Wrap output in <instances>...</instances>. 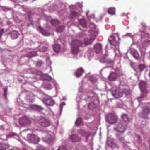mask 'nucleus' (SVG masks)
Returning <instances> with one entry per match:
<instances>
[{"label": "nucleus", "instance_id": "obj_49", "mask_svg": "<svg viewBox=\"0 0 150 150\" xmlns=\"http://www.w3.org/2000/svg\"><path fill=\"white\" fill-rule=\"evenodd\" d=\"M57 150H67L66 148L64 146H59Z\"/></svg>", "mask_w": 150, "mask_h": 150}, {"label": "nucleus", "instance_id": "obj_14", "mask_svg": "<svg viewBox=\"0 0 150 150\" xmlns=\"http://www.w3.org/2000/svg\"><path fill=\"white\" fill-rule=\"evenodd\" d=\"M42 101L46 106H52L54 104V100L48 96L44 98Z\"/></svg>", "mask_w": 150, "mask_h": 150}, {"label": "nucleus", "instance_id": "obj_28", "mask_svg": "<svg viewBox=\"0 0 150 150\" xmlns=\"http://www.w3.org/2000/svg\"><path fill=\"white\" fill-rule=\"evenodd\" d=\"M37 30L40 33H41L43 35L45 36H48L49 34L48 33H45L43 31V29L40 26L37 28Z\"/></svg>", "mask_w": 150, "mask_h": 150}, {"label": "nucleus", "instance_id": "obj_55", "mask_svg": "<svg viewBox=\"0 0 150 150\" xmlns=\"http://www.w3.org/2000/svg\"><path fill=\"white\" fill-rule=\"evenodd\" d=\"M4 32V30L3 29H0V38L1 37Z\"/></svg>", "mask_w": 150, "mask_h": 150}, {"label": "nucleus", "instance_id": "obj_24", "mask_svg": "<svg viewBox=\"0 0 150 150\" xmlns=\"http://www.w3.org/2000/svg\"><path fill=\"white\" fill-rule=\"evenodd\" d=\"M106 144L112 148L115 147V144L114 143L113 139L110 138H107Z\"/></svg>", "mask_w": 150, "mask_h": 150}, {"label": "nucleus", "instance_id": "obj_32", "mask_svg": "<svg viewBox=\"0 0 150 150\" xmlns=\"http://www.w3.org/2000/svg\"><path fill=\"white\" fill-rule=\"evenodd\" d=\"M75 123L76 126L82 125L83 124V121L81 118H78Z\"/></svg>", "mask_w": 150, "mask_h": 150}, {"label": "nucleus", "instance_id": "obj_41", "mask_svg": "<svg viewBox=\"0 0 150 150\" xmlns=\"http://www.w3.org/2000/svg\"><path fill=\"white\" fill-rule=\"evenodd\" d=\"M64 27L63 26H60L57 27L56 28V31L57 32H62L64 30Z\"/></svg>", "mask_w": 150, "mask_h": 150}, {"label": "nucleus", "instance_id": "obj_1", "mask_svg": "<svg viewBox=\"0 0 150 150\" xmlns=\"http://www.w3.org/2000/svg\"><path fill=\"white\" fill-rule=\"evenodd\" d=\"M89 28L90 30L88 32L90 33L89 35L87 36L86 33H80L79 35V37L85 38L83 43L86 45L91 44L98 34V29L96 28V25L93 23H90Z\"/></svg>", "mask_w": 150, "mask_h": 150}, {"label": "nucleus", "instance_id": "obj_9", "mask_svg": "<svg viewBox=\"0 0 150 150\" xmlns=\"http://www.w3.org/2000/svg\"><path fill=\"white\" fill-rule=\"evenodd\" d=\"M19 123L22 126H28L31 123L30 120L26 116H23L19 119Z\"/></svg>", "mask_w": 150, "mask_h": 150}, {"label": "nucleus", "instance_id": "obj_6", "mask_svg": "<svg viewBox=\"0 0 150 150\" xmlns=\"http://www.w3.org/2000/svg\"><path fill=\"white\" fill-rule=\"evenodd\" d=\"M36 121L41 126L43 127L48 126L50 124V121L48 119L42 117H38Z\"/></svg>", "mask_w": 150, "mask_h": 150}, {"label": "nucleus", "instance_id": "obj_29", "mask_svg": "<svg viewBox=\"0 0 150 150\" xmlns=\"http://www.w3.org/2000/svg\"><path fill=\"white\" fill-rule=\"evenodd\" d=\"M18 31L16 30L13 31L11 33V37L12 39H16L18 37Z\"/></svg>", "mask_w": 150, "mask_h": 150}, {"label": "nucleus", "instance_id": "obj_35", "mask_svg": "<svg viewBox=\"0 0 150 150\" xmlns=\"http://www.w3.org/2000/svg\"><path fill=\"white\" fill-rule=\"evenodd\" d=\"M53 48L55 52H58L59 51L60 49V46L59 44H56L54 46Z\"/></svg>", "mask_w": 150, "mask_h": 150}, {"label": "nucleus", "instance_id": "obj_43", "mask_svg": "<svg viewBox=\"0 0 150 150\" xmlns=\"http://www.w3.org/2000/svg\"><path fill=\"white\" fill-rule=\"evenodd\" d=\"M135 36V35H132V34L131 33H127L125 35H124V36H129L130 37L132 40L133 41L134 40V38Z\"/></svg>", "mask_w": 150, "mask_h": 150}, {"label": "nucleus", "instance_id": "obj_52", "mask_svg": "<svg viewBox=\"0 0 150 150\" xmlns=\"http://www.w3.org/2000/svg\"><path fill=\"white\" fill-rule=\"evenodd\" d=\"M47 47H43L41 49H40L39 50L42 52H44L46 50Z\"/></svg>", "mask_w": 150, "mask_h": 150}, {"label": "nucleus", "instance_id": "obj_59", "mask_svg": "<svg viewBox=\"0 0 150 150\" xmlns=\"http://www.w3.org/2000/svg\"><path fill=\"white\" fill-rule=\"evenodd\" d=\"M13 135L16 136V137L15 138L16 139H18L19 138L18 136H17L16 134H14Z\"/></svg>", "mask_w": 150, "mask_h": 150}, {"label": "nucleus", "instance_id": "obj_22", "mask_svg": "<svg viewBox=\"0 0 150 150\" xmlns=\"http://www.w3.org/2000/svg\"><path fill=\"white\" fill-rule=\"evenodd\" d=\"M102 45L100 44H96L94 46V49L96 53L101 52L102 51Z\"/></svg>", "mask_w": 150, "mask_h": 150}, {"label": "nucleus", "instance_id": "obj_51", "mask_svg": "<svg viewBox=\"0 0 150 150\" xmlns=\"http://www.w3.org/2000/svg\"><path fill=\"white\" fill-rule=\"evenodd\" d=\"M23 150H32V149L28 146H25V147H24Z\"/></svg>", "mask_w": 150, "mask_h": 150}, {"label": "nucleus", "instance_id": "obj_7", "mask_svg": "<svg viewBox=\"0 0 150 150\" xmlns=\"http://www.w3.org/2000/svg\"><path fill=\"white\" fill-rule=\"evenodd\" d=\"M47 80L49 81L48 83L45 85V88L46 89H50L52 88L53 85H54L56 88H57L58 85L54 79H52L50 76H48L47 77Z\"/></svg>", "mask_w": 150, "mask_h": 150}, {"label": "nucleus", "instance_id": "obj_62", "mask_svg": "<svg viewBox=\"0 0 150 150\" xmlns=\"http://www.w3.org/2000/svg\"><path fill=\"white\" fill-rule=\"evenodd\" d=\"M66 99L64 97L62 99L63 100H65Z\"/></svg>", "mask_w": 150, "mask_h": 150}, {"label": "nucleus", "instance_id": "obj_11", "mask_svg": "<svg viewBox=\"0 0 150 150\" xmlns=\"http://www.w3.org/2000/svg\"><path fill=\"white\" fill-rule=\"evenodd\" d=\"M27 140L29 142L37 143L39 141V138L34 134H28L27 135Z\"/></svg>", "mask_w": 150, "mask_h": 150}, {"label": "nucleus", "instance_id": "obj_61", "mask_svg": "<svg viewBox=\"0 0 150 150\" xmlns=\"http://www.w3.org/2000/svg\"><path fill=\"white\" fill-rule=\"evenodd\" d=\"M80 97H79L78 96H77V101L78 102H79V101L78 100V99H80Z\"/></svg>", "mask_w": 150, "mask_h": 150}, {"label": "nucleus", "instance_id": "obj_54", "mask_svg": "<svg viewBox=\"0 0 150 150\" xmlns=\"http://www.w3.org/2000/svg\"><path fill=\"white\" fill-rule=\"evenodd\" d=\"M7 89L6 88H4V95L6 97V96L7 94Z\"/></svg>", "mask_w": 150, "mask_h": 150}, {"label": "nucleus", "instance_id": "obj_56", "mask_svg": "<svg viewBox=\"0 0 150 150\" xmlns=\"http://www.w3.org/2000/svg\"><path fill=\"white\" fill-rule=\"evenodd\" d=\"M83 87L82 86H80L79 89V91L80 92H83Z\"/></svg>", "mask_w": 150, "mask_h": 150}, {"label": "nucleus", "instance_id": "obj_44", "mask_svg": "<svg viewBox=\"0 0 150 150\" xmlns=\"http://www.w3.org/2000/svg\"><path fill=\"white\" fill-rule=\"evenodd\" d=\"M145 66L144 65L142 64L139 65L138 67V69L139 70L141 71L145 68Z\"/></svg>", "mask_w": 150, "mask_h": 150}, {"label": "nucleus", "instance_id": "obj_13", "mask_svg": "<svg viewBox=\"0 0 150 150\" xmlns=\"http://www.w3.org/2000/svg\"><path fill=\"white\" fill-rule=\"evenodd\" d=\"M116 124L115 125L114 127V130L116 132H123L125 130V125H123L121 123L118 124L117 122Z\"/></svg>", "mask_w": 150, "mask_h": 150}, {"label": "nucleus", "instance_id": "obj_63", "mask_svg": "<svg viewBox=\"0 0 150 150\" xmlns=\"http://www.w3.org/2000/svg\"><path fill=\"white\" fill-rule=\"evenodd\" d=\"M123 138H122V139H120L121 140V141L122 142V140H123Z\"/></svg>", "mask_w": 150, "mask_h": 150}, {"label": "nucleus", "instance_id": "obj_42", "mask_svg": "<svg viewBox=\"0 0 150 150\" xmlns=\"http://www.w3.org/2000/svg\"><path fill=\"white\" fill-rule=\"evenodd\" d=\"M145 98V96H144V95H142L140 97L137 98V99L139 103H140L141 101L143 100Z\"/></svg>", "mask_w": 150, "mask_h": 150}, {"label": "nucleus", "instance_id": "obj_10", "mask_svg": "<svg viewBox=\"0 0 150 150\" xmlns=\"http://www.w3.org/2000/svg\"><path fill=\"white\" fill-rule=\"evenodd\" d=\"M35 99V96L31 92H29L26 95L25 101L27 103V104H30V103L34 101ZM24 104H26V103H23V105H21L23 107Z\"/></svg>", "mask_w": 150, "mask_h": 150}, {"label": "nucleus", "instance_id": "obj_36", "mask_svg": "<svg viewBox=\"0 0 150 150\" xmlns=\"http://www.w3.org/2000/svg\"><path fill=\"white\" fill-rule=\"evenodd\" d=\"M96 103H91L88 105V108L89 109L92 110L96 108L97 106Z\"/></svg>", "mask_w": 150, "mask_h": 150}, {"label": "nucleus", "instance_id": "obj_21", "mask_svg": "<svg viewBox=\"0 0 150 150\" xmlns=\"http://www.w3.org/2000/svg\"><path fill=\"white\" fill-rule=\"evenodd\" d=\"M139 86L142 92L144 93L146 92V84L145 81H140L139 84Z\"/></svg>", "mask_w": 150, "mask_h": 150}, {"label": "nucleus", "instance_id": "obj_34", "mask_svg": "<svg viewBox=\"0 0 150 150\" xmlns=\"http://www.w3.org/2000/svg\"><path fill=\"white\" fill-rule=\"evenodd\" d=\"M122 119L125 122H127L129 121V118L128 115L125 114H123L121 116Z\"/></svg>", "mask_w": 150, "mask_h": 150}, {"label": "nucleus", "instance_id": "obj_27", "mask_svg": "<svg viewBox=\"0 0 150 150\" xmlns=\"http://www.w3.org/2000/svg\"><path fill=\"white\" fill-rule=\"evenodd\" d=\"M79 24L83 28H86V20L83 18L80 20L78 19Z\"/></svg>", "mask_w": 150, "mask_h": 150}, {"label": "nucleus", "instance_id": "obj_19", "mask_svg": "<svg viewBox=\"0 0 150 150\" xmlns=\"http://www.w3.org/2000/svg\"><path fill=\"white\" fill-rule=\"evenodd\" d=\"M69 139L72 142H78L81 140V138L77 134H72L69 137Z\"/></svg>", "mask_w": 150, "mask_h": 150}, {"label": "nucleus", "instance_id": "obj_20", "mask_svg": "<svg viewBox=\"0 0 150 150\" xmlns=\"http://www.w3.org/2000/svg\"><path fill=\"white\" fill-rule=\"evenodd\" d=\"M112 95L115 98H118L123 96V93L121 92H120L116 90H113L111 91Z\"/></svg>", "mask_w": 150, "mask_h": 150}, {"label": "nucleus", "instance_id": "obj_60", "mask_svg": "<svg viewBox=\"0 0 150 150\" xmlns=\"http://www.w3.org/2000/svg\"><path fill=\"white\" fill-rule=\"evenodd\" d=\"M46 60L47 61L50 62V60H49V58L48 57H47Z\"/></svg>", "mask_w": 150, "mask_h": 150}, {"label": "nucleus", "instance_id": "obj_45", "mask_svg": "<svg viewBox=\"0 0 150 150\" xmlns=\"http://www.w3.org/2000/svg\"><path fill=\"white\" fill-rule=\"evenodd\" d=\"M13 19L14 21L17 23H19L21 21L16 16H14Z\"/></svg>", "mask_w": 150, "mask_h": 150}, {"label": "nucleus", "instance_id": "obj_30", "mask_svg": "<svg viewBox=\"0 0 150 150\" xmlns=\"http://www.w3.org/2000/svg\"><path fill=\"white\" fill-rule=\"evenodd\" d=\"M9 148V145L5 143H0V150H4Z\"/></svg>", "mask_w": 150, "mask_h": 150}, {"label": "nucleus", "instance_id": "obj_39", "mask_svg": "<svg viewBox=\"0 0 150 150\" xmlns=\"http://www.w3.org/2000/svg\"><path fill=\"white\" fill-rule=\"evenodd\" d=\"M88 79L91 81L92 83L95 82L97 81V79L94 76H91L89 77Z\"/></svg>", "mask_w": 150, "mask_h": 150}, {"label": "nucleus", "instance_id": "obj_8", "mask_svg": "<svg viewBox=\"0 0 150 150\" xmlns=\"http://www.w3.org/2000/svg\"><path fill=\"white\" fill-rule=\"evenodd\" d=\"M141 33V40L142 44L145 47L149 43V41L147 40L148 38H150V35H148V34L146 33L145 32L140 31Z\"/></svg>", "mask_w": 150, "mask_h": 150}, {"label": "nucleus", "instance_id": "obj_38", "mask_svg": "<svg viewBox=\"0 0 150 150\" xmlns=\"http://www.w3.org/2000/svg\"><path fill=\"white\" fill-rule=\"evenodd\" d=\"M37 55L36 51H33L30 52L28 54V56L29 57H31L32 56H35Z\"/></svg>", "mask_w": 150, "mask_h": 150}, {"label": "nucleus", "instance_id": "obj_40", "mask_svg": "<svg viewBox=\"0 0 150 150\" xmlns=\"http://www.w3.org/2000/svg\"><path fill=\"white\" fill-rule=\"evenodd\" d=\"M140 138L139 135H136L134 137V140H135V143L137 144L139 142Z\"/></svg>", "mask_w": 150, "mask_h": 150}, {"label": "nucleus", "instance_id": "obj_57", "mask_svg": "<svg viewBox=\"0 0 150 150\" xmlns=\"http://www.w3.org/2000/svg\"><path fill=\"white\" fill-rule=\"evenodd\" d=\"M2 9L4 11L8 10V8L6 7H2Z\"/></svg>", "mask_w": 150, "mask_h": 150}, {"label": "nucleus", "instance_id": "obj_58", "mask_svg": "<svg viewBox=\"0 0 150 150\" xmlns=\"http://www.w3.org/2000/svg\"><path fill=\"white\" fill-rule=\"evenodd\" d=\"M141 25L143 27H144L145 26V24L144 23L142 22L141 23Z\"/></svg>", "mask_w": 150, "mask_h": 150}, {"label": "nucleus", "instance_id": "obj_3", "mask_svg": "<svg viewBox=\"0 0 150 150\" xmlns=\"http://www.w3.org/2000/svg\"><path fill=\"white\" fill-rule=\"evenodd\" d=\"M82 6L79 3H77L75 5H71L69 8L71 9V15L69 18H74L79 16L80 13L79 12L81 11Z\"/></svg>", "mask_w": 150, "mask_h": 150}, {"label": "nucleus", "instance_id": "obj_50", "mask_svg": "<svg viewBox=\"0 0 150 150\" xmlns=\"http://www.w3.org/2000/svg\"><path fill=\"white\" fill-rule=\"evenodd\" d=\"M43 62L41 61H40L37 62L36 65L37 66L40 67L42 64Z\"/></svg>", "mask_w": 150, "mask_h": 150}, {"label": "nucleus", "instance_id": "obj_23", "mask_svg": "<svg viewBox=\"0 0 150 150\" xmlns=\"http://www.w3.org/2000/svg\"><path fill=\"white\" fill-rule=\"evenodd\" d=\"M130 54L136 59H138L139 54L137 51L134 49H132L130 51Z\"/></svg>", "mask_w": 150, "mask_h": 150}, {"label": "nucleus", "instance_id": "obj_53", "mask_svg": "<svg viewBox=\"0 0 150 150\" xmlns=\"http://www.w3.org/2000/svg\"><path fill=\"white\" fill-rule=\"evenodd\" d=\"M65 105V104L64 103H61L60 107L61 110H62V109L63 106L64 105Z\"/></svg>", "mask_w": 150, "mask_h": 150}, {"label": "nucleus", "instance_id": "obj_17", "mask_svg": "<svg viewBox=\"0 0 150 150\" xmlns=\"http://www.w3.org/2000/svg\"><path fill=\"white\" fill-rule=\"evenodd\" d=\"M150 112V109L148 107H147L143 109L142 113L140 114V116L142 117L145 119L147 117L148 114Z\"/></svg>", "mask_w": 150, "mask_h": 150}, {"label": "nucleus", "instance_id": "obj_47", "mask_svg": "<svg viewBox=\"0 0 150 150\" xmlns=\"http://www.w3.org/2000/svg\"><path fill=\"white\" fill-rule=\"evenodd\" d=\"M122 93H125L126 95H128L130 94V91L128 89H124L123 92H122Z\"/></svg>", "mask_w": 150, "mask_h": 150}, {"label": "nucleus", "instance_id": "obj_16", "mask_svg": "<svg viewBox=\"0 0 150 150\" xmlns=\"http://www.w3.org/2000/svg\"><path fill=\"white\" fill-rule=\"evenodd\" d=\"M42 140L45 142L49 144L54 142L55 140V137L51 135H48L46 137L43 138Z\"/></svg>", "mask_w": 150, "mask_h": 150}, {"label": "nucleus", "instance_id": "obj_26", "mask_svg": "<svg viewBox=\"0 0 150 150\" xmlns=\"http://www.w3.org/2000/svg\"><path fill=\"white\" fill-rule=\"evenodd\" d=\"M84 70L82 68L79 69L75 73L76 77L77 78L79 77L84 72Z\"/></svg>", "mask_w": 150, "mask_h": 150}, {"label": "nucleus", "instance_id": "obj_12", "mask_svg": "<svg viewBox=\"0 0 150 150\" xmlns=\"http://www.w3.org/2000/svg\"><path fill=\"white\" fill-rule=\"evenodd\" d=\"M94 94L92 92H88L87 94L84 93L82 94L81 98L86 101H89L95 97Z\"/></svg>", "mask_w": 150, "mask_h": 150}, {"label": "nucleus", "instance_id": "obj_48", "mask_svg": "<svg viewBox=\"0 0 150 150\" xmlns=\"http://www.w3.org/2000/svg\"><path fill=\"white\" fill-rule=\"evenodd\" d=\"M89 12V11H87L86 12V15L89 18H92V19H95V17H94V15H92L91 16H88V13Z\"/></svg>", "mask_w": 150, "mask_h": 150}, {"label": "nucleus", "instance_id": "obj_18", "mask_svg": "<svg viewBox=\"0 0 150 150\" xmlns=\"http://www.w3.org/2000/svg\"><path fill=\"white\" fill-rule=\"evenodd\" d=\"M78 133L80 135L85 138L86 142H87L89 136L90 135V134L89 132H86L81 129L78 131Z\"/></svg>", "mask_w": 150, "mask_h": 150}, {"label": "nucleus", "instance_id": "obj_64", "mask_svg": "<svg viewBox=\"0 0 150 150\" xmlns=\"http://www.w3.org/2000/svg\"><path fill=\"white\" fill-rule=\"evenodd\" d=\"M79 29H80V30H84L82 29H81V28H79Z\"/></svg>", "mask_w": 150, "mask_h": 150}, {"label": "nucleus", "instance_id": "obj_4", "mask_svg": "<svg viewBox=\"0 0 150 150\" xmlns=\"http://www.w3.org/2000/svg\"><path fill=\"white\" fill-rule=\"evenodd\" d=\"M82 45V42L79 40L73 39L71 44L72 52L75 55H78L80 51L79 47Z\"/></svg>", "mask_w": 150, "mask_h": 150}, {"label": "nucleus", "instance_id": "obj_31", "mask_svg": "<svg viewBox=\"0 0 150 150\" xmlns=\"http://www.w3.org/2000/svg\"><path fill=\"white\" fill-rule=\"evenodd\" d=\"M100 62L103 63H105L107 64H112L114 63L113 61L111 60L110 59H105L103 61L101 60L100 61Z\"/></svg>", "mask_w": 150, "mask_h": 150}, {"label": "nucleus", "instance_id": "obj_33", "mask_svg": "<svg viewBox=\"0 0 150 150\" xmlns=\"http://www.w3.org/2000/svg\"><path fill=\"white\" fill-rule=\"evenodd\" d=\"M115 9L114 7H111L109 8L108 10V13L111 15L115 14Z\"/></svg>", "mask_w": 150, "mask_h": 150}, {"label": "nucleus", "instance_id": "obj_37", "mask_svg": "<svg viewBox=\"0 0 150 150\" xmlns=\"http://www.w3.org/2000/svg\"><path fill=\"white\" fill-rule=\"evenodd\" d=\"M51 23L53 25H56L60 23V22L57 20H52L50 21Z\"/></svg>", "mask_w": 150, "mask_h": 150}, {"label": "nucleus", "instance_id": "obj_2", "mask_svg": "<svg viewBox=\"0 0 150 150\" xmlns=\"http://www.w3.org/2000/svg\"><path fill=\"white\" fill-rule=\"evenodd\" d=\"M120 38L118 33L112 34L108 38V41L112 48H115L114 51L116 55L120 53L119 49Z\"/></svg>", "mask_w": 150, "mask_h": 150}, {"label": "nucleus", "instance_id": "obj_46", "mask_svg": "<svg viewBox=\"0 0 150 150\" xmlns=\"http://www.w3.org/2000/svg\"><path fill=\"white\" fill-rule=\"evenodd\" d=\"M37 150H44V147L40 145H38L36 148Z\"/></svg>", "mask_w": 150, "mask_h": 150}, {"label": "nucleus", "instance_id": "obj_25", "mask_svg": "<svg viewBox=\"0 0 150 150\" xmlns=\"http://www.w3.org/2000/svg\"><path fill=\"white\" fill-rule=\"evenodd\" d=\"M118 76L117 74L113 72L111 73L108 76V78L110 81H115Z\"/></svg>", "mask_w": 150, "mask_h": 150}, {"label": "nucleus", "instance_id": "obj_5", "mask_svg": "<svg viewBox=\"0 0 150 150\" xmlns=\"http://www.w3.org/2000/svg\"><path fill=\"white\" fill-rule=\"evenodd\" d=\"M106 122L107 124H111L116 123L118 121L117 117L115 114L110 113L105 117Z\"/></svg>", "mask_w": 150, "mask_h": 150}, {"label": "nucleus", "instance_id": "obj_15", "mask_svg": "<svg viewBox=\"0 0 150 150\" xmlns=\"http://www.w3.org/2000/svg\"><path fill=\"white\" fill-rule=\"evenodd\" d=\"M23 107L25 108H32L37 111H40L43 109V108L40 106L35 105H31L29 104H24Z\"/></svg>", "mask_w": 150, "mask_h": 150}]
</instances>
